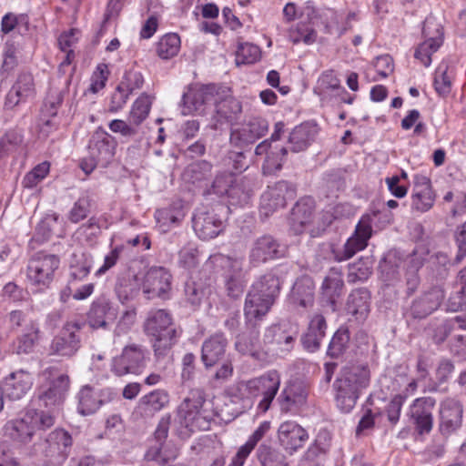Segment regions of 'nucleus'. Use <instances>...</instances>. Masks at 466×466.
I'll list each match as a JSON object with an SVG mask.
<instances>
[{
    "label": "nucleus",
    "instance_id": "09e8293b",
    "mask_svg": "<svg viewBox=\"0 0 466 466\" xmlns=\"http://www.w3.org/2000/svg\"><path fill=\"white\" fill-rule=\"evenodd\" d=\"M65 92L64 89H59L57 86H52L50 88L41 108L42 116L54 117L57 115L58 108L63 102Z\"/></svg>",
    "mask_w": 466,
    "mask_h": 466
},
{
    "label": "nucleus",
    "instance_id": "58836bf2",
    "mask_svg": "<svg viewBox=\"0 0 466 466\" xmlns=\"http://www.w3.org/2000/svg\"><path fill=\"white\" fill-rule=\"evenodd\" d=\"M214 104L218 117V122H221L222 120L231 122L236 118L237 115L241 112V105L230 95L229 88H228V92L224 96H218L217 101H215Z\"/></svg>",
    "mask_w": 466,
    "mask_h": 466
},
{
    "label": "nucleus",
    "instance_id": "79ce46f5",
    "mask_svg": "<svg viewBox=\"0 0 466 466\" xmlns=\"http://www.w3.org/2000/svg\"><path fill=\"white\" fill-rule=\"evenodd\" d=\"M373 260L370 257H361L348 266V282L356 283L369 279L372 273Z\"/></svg>",
    "mask_w": 466,
    "mask_h": 466
},
{
    "label": "nucleus",
    "instance_id": "3c124183",
    "mask_svg": "<svg viewBox=\"0 0 466 466\" xmlns=\"http://www.w3.org/2000/svg\"><path fill=\"white\" fill-rule=\"evenodd\" d=\"M350 343V331L347 328H339L333 335L328 348V355L337 359L343 355Z\"/></svg>",
    "mask_w": 466,
    "mask_h": 466
},
{
    "label": "nucleus",
    "instance_id": "aec40b11",
    "mask_svg": "<svg viewBox=\"0 0 466 466\" xmlns=\"http://www.w3.org/2000/svg\"><path fill=\"white\" fill-rule=\"evenodd\" d=\"M308 389L300 381L289 383L279 397V406L284 412H297L306 406Z\"/></svg>",
    "mask_w": 466,
    "mask_h": 466
},
{
    "label": "nucleus",
    "instance_id": "a19ab883",
    "mask_svg": "<svg viewBox=\"0 0 466 466\" xmlns=\"http://www.w3.org/2000/svg\"><path fill=\"white\" fill-rule=\"evenodd\" d=\"M102 403L101 395H98L93 387L86 385L81 389L78 410L83 415L94 413Z\"/></svg>",
    "mask_w": 466,
    "mask_h": 466
},
{
    "label": "nucleus",
    "instance_id": "cd10ccee",
    "mask_svg": "<svg viewBox=\"0 0 466 466\" xmlns=\"http://www.w3.org/2000/svg\"><path fill=\"white\" fill-rule=\"evenodd\" d=\"M140 289H142L141 278L134 271L127 269L117 276L115 293L122 304L134 299L138 295Z\"/></svg>",
    "mask_w": 466,
    "mask_h": 466
},
{
    "label": "nucleus",
    "instance_id": "bf43d9fd",
    "mask_svg": "<svg viewBox=\"0 0 466 466\" xmlns=\"http://www.w3.org/2000/svg\"><path fill=\"white\" fill-rule=\"evenodd\" d=\"M38 339V330L26 333L19 337L13 344V351L16 354H26L32 351Z\"/></svg>",
    "mask_w": 466,
    "mask_h": 466
},
{
    "label": "nucleus",
    "instance_id": "c85d7f7f",
    "mask_svg": "<svg viewBox=\"0 0 466 466\" xmlns=\"http://www.w3.org/2000/svg\"><path fill=\"white\" fill-rule=\"evenodd\" d=\"M205 400L206 394L204 390L199 388L190 390L187 397L185 398L178 407V416L183 420L186 427L193 426Z\"/></svg>",
    "mask_w": 466,
    "mask_h": 466
},
{
    "label": "nucleus",
    "instance_id": "e433bc0d",
    "mask_svg": "<svg viewBox=\"0 0 466 466\" xmlns=\"http://www.w3.org/2000/svg\"><path fill=\"white\" fill-rule=\"evenodd\" d=\"M45 441L48 444V448L45 451L46 456L55 457L57 455L62 460L67 457V449L73 442L71 435L62 429H56L50 432Z\"/></svg>",
    "mask_w": 466,
    "mask_h": 466
},
{
    "label": "nucleus",
    "instance_id": "e2e57ef3",
    "mask_svg": "<svg viewBox=\"0 0 466 466\" xmlns=\"http://www.w3.org/2000/svg\"><path fill=\"white\" fill-rule=\"evenodd\" d=\"M89 206L87 198H79L70 211L69 219L74 223H77L86 218L89 213Z\"/></svg>",
    "mask_w": 466,
    "mask_h": 466
},
{
    "label": "nucleus",
    "instance_id": "a18cd8bd",
    "mask_svg": "<svg viewBox=\"0 0 466 466\" xmlns=\"http://www.w3.org/2000/svg\"><path fill=\"white\" fill-rule=\"evenodd\" d=\"M400 258L395 251H389L379 263V271L384 281L393 280L399 272Z\"/></svg>",
    "mask_w": 466,
    "mask_h": 466
},
{
    "label": "nucleus",
    "instance_id": "69168bd1",
    "mask_svg": "<svg viewBox=\"0 0 466 466\" xmlns=\"http://www.w3.org/2000/svg\"><path fill=\"white\" fill-rule=\"evenodd\" d=\"M450 350L452 354L466 359V334L455 332L450 340Z\"/></svg>",
    "mask_w": 466,
    "mask_h": 466
},
{
    "label": "nucleus",
    "instance_id": "4be33fe9",
    "mask_svg": "<svg viewBox=\"0 0 466 466\" xmlns=\"http://www.w3.org/2000/svg\"><path fill=\"white\" fill-rule=\"evenodd\" d=\"M116 309L112 302L105 297H100L92 303L87 314V321L94 329H107L109 324L116 319Z\"/></svg>",
    "mask_w": 466,
    "mask_h": 466
},
{
    "label": "nucleus",
    "instance_id": "f704fd0d",
    "mask_svg": "<svg viewBox=\"0 0 466 466\" xmlns=\"http://www.w3.org/2000/svg\"><path fill=\"white\" fill-rule=\"evenodd\" d=\"M235 349L242 355L259 360L262 355V347L258 339V332L253 327L248 328L246 331L237 336Z\"/></svg>",
    "mask_w": 466,
    "mask_h": 466
},
{
    "label": "nucleus",
    "instance_id": "4d7b16f0",
    "mask_svg": "<svg viewBox=\"0 0 466 466\" xmlns=\"http://www.w3.org/2000/svg\"><path fill=\"white\" fill-rule=\"evenodd\" d=\"M211 172V165L208 162L201 161L187 167L184 177L192 183L206 179Z\"/></svg>",
    "mask_w": 466,
    "mask_h": 466
},
{
    "label": "nucleus",
    "instance_id": "9d476101",
    "mask_svg": "<svg viewBox=\"0 0 466 466\" xmlns=\"http://www.w3.org/2000/svg\"><path fill=\"white\" fill-rule=\"evenodd\" d=\"M59 263L57 256L38 252L28 262L27 277L34 284L47 287L52 282Z\"/></svg>",
    "mask_w": 466,
    "mask_h": 466
},
{
    "label": "nucleus",
    "instance_id": "473e14b6",
    "mask_svg": "<svg viewBox=\"0 0 466 466\" xmlns=\"http://www.w3.org/2000/svg\"><path fill=\"white\" fill-rule=\"evenodd\" d=\"M319 131L317 124L305 122L296 127L289 137V150L298 153L305 150L315 139Z\"/></svg>",
    "mask_w": 466,
    "mask_h": 466
},
{
    "label": "nucleus",
    "instance_id": "4c0bfd02",
    "mask_svg": "<svg viewBox=\"0 0 466 466\" xmlns=\"http://www.w3.org/2000/svg\"><path fill=\"white\" fill-rule=\"evenodd\" d=\"M370 292L361 288L353 290L347 301L348 313L356 317L357 319H363L370 311Z\"/></svg>",
    "mask_w": 466,
    "mask_h": 466
},
{
    "label": "nucleus",
    "instance_id": "f8f14e48",
    "mask_svg": "<svg viewBox=\"0 0 466 466\" xmlns=\"http://www.w3.org/2000/svg\"><path fill=\"white\" fill-rule=\"evenodd\" d=\"M268 130V123L263 118H252L240 127L232 128L230 144L233 147L250 150V147Z\"/></svg>",
    "mask_w": 466,
    "mask_h": 466
},
{
    "label": "nucleus",
    "instance_id": "412c9836",
    "mask_svg": "<svg viewBox=\"0 0 466 466\" xmlns=\"http://www.w3.org/2000/svg\"><path fill=\"white\" fill-rule=\"evenodd\" d=\"M463 408L459 400L446 399L440 408V431L448 435L457 431L462 423Z\"/></svg>",
    "mask_w": 466,
    "mask_h": 466
},
{
    "label": "nucleus",
    "instance_id": "f03ea898",
    "mask_svg": "<svg viewBox=\"0 0 466 466\" xmlns=\"http://www.w3.org/2000/svg\"><path fill=\"white\" fill-rule=\"evenodd\" d=\"M370 380V372L367 366L355 365L342 369L333 384L338 408L344 412L350 411L360 391L369 386Z\"/></svg>",
    "mask_w": 466,
    "mask_h": 466
},
{
    "label": "nucleus",
    "instance_id": "20e7f679",
    "mask_svg": "<svg viewBox=\"0 0 466 466\" xmlns=\"http://www.w3.org/2000/svg\"><path fill=\"white\" fill-rule=\"evenodd\" d=\"M380 215H383L386 223H390L393 215L390 211H374L372 215H364L359 221L354 234L348 238L342 248H331L333 258L337 262H342L351 258L358 251L364 249L368 245V240L372 234L371 224L373 219Z\"/></svg>",
    "mask_w": 466,
    "mask_h": 466
},
{
    "label": "nucleus",
    "instance_id": "0eeeda50",
    "mask_svg": "<svg viewBox=\"0 0 466 466\" xmlns=\"http://www.w3.org/2000/svg\"><path fill=\"white\" fill-rule=\"evenodd\" d=\"M227 92L228 87L215 84L191 86L183 95L182 113L202 115L208 105L215 103L218 96H224Z\"/></svg>",
    "mask_w": 466,
    "mask_h": 466
},
{
    "label": "nucleus",
    "instance_id": "5701e85b",
    "mask_svg": "<svg viewBox=\"0 0 466 466\" xmlns=\"http://www.w3.org/2000/svg\"><path fill=\"white\" fill-rule=\"evenodd\" d=\"M280 444L289 453H293L309 439L306 430L295 421L288 420L280 424L278 430Z\"/></svg>",
    "mask_w": 466,
    "mask_h": 466
},
{
    "label": "nucleus",
    "instance_id": "0e129e2a",
    "mask_svg": "<svg viewBox=\"0 0 466 466\" xmlns=\"http://www.w3.org/2000/svg\"><path fill=\"white\" fill-rule=\"evenodd\" d=\"M447 66H440L435 72L434 86L440 95H445L450 92L451 81L446 75Z\"/></svg>",
    "mask_w": 466,
    "mask_h": 466
},
{
    "label": "nucleus",
    "instance_id": "2eb2a0df",
    "mask_svg": "<svg viewBox=\"0 0 466 466\" xmlns=\"http://www.w3.org/2000/svg\"><path fill=\"white\" fill-rule=\"evenodd\" d=\"M422 35L426 40L415 51V58L421 61L425 66L431 63V55L435 53L442 43V31L440 25L432 19H427L422 27Z\"/></svg>",
    "mask_w": 466,
    "mask_h": 466
},
{
    "label": "nucleus",
    "instance_id": "774afa93",
    "mask_svg": "<svg viewBox=\"0 0 466 466\" xmlns=\"http://www.w3.org/2000/svg\"><path fill=\"white\" fill-rule=\"evenodd\" d=\"M455 238L458 246L455 261L460 263L466 256V222L457 228Z\"/></svg>",
    "mask_w": 466,
    "mask_h": 466
},
{
    "label": "nucleus",
    "instance_id": "5fc2aeb1",
    "mask_svg": "<svg viewBox=\"0 0 466 466\" xmlns=\"http://www.w3.org/2000/svg\"><path fill=\"white\" fill-rule=\"evenodd\" d=\"M288 152L289 148L287 147L270 151L266 157L262 167L263 174L271 175L279 171L282 168Z\"/></svg>",
    "mask_w": 466,
    "mask_h": 466
},
{
    "label": "nucleus",
    "instance_id": "dca6fc26",
    "mask_svg": "<svg viewBox=\"0 0 466 466\" xmlns=\"http://www.w3.org/2000/svg\"><path fill=\"white\" fill-rule=\"evenodd\" d=\"M284 255V247L272 236L264 235L253 242L249 251V261L253 265H258L268 260L279 258Z\"/></svg>",
    "mask_w": 466,
    "mask_h": 466
},
{
    "label": "nucleus",
    "instance_id": "ddd939ff",
    "mask_svg": "<svg viewBox=\"0 0 466 466\" xmlns=\"http://www.w3.org/2000/svg\"><path fill=\"white\" fill-rule=\"evenodd\" d=\"M172 276L163 267H151L141 278L142 291L147 299L166 298L171 289Z\"/></svg>",
    "mask_w": 466,
    "mask_h": 466
},
{
    "label": "nucleus",
    "instance_id": "1a4fd4ad",
    "mask_svg": "<svg viewBox=\"0 0 466 466\" xmlns=\"http://www.w3.org/2000/svg\"><path fill=\"white\" fill-rule=\"evenodd\" d=\"M213 258L224 270L223 277L228 297L233 299L241 298L246 287L242 261L224 255H216Z\"/></svg>",
    "mask_w": 466,
    "mask_h": 466
},
{
    "label": "nucleus",
    "instance_id": "7ed1b4c3",
    "mask_svg": "<svg viewBox=\"0 0 466 466\" xmlns=\"http://www.w3.org/2000/svg\"><path fill=\"white\" fill-rule=\"evenodd\" d=\"M144 331L152 338L155 354L165 356L176 343L177 329L170 314L165 309L148 312L144 323Z\"/></svg>",
    "mask_w": 466,
    "mask_h": 466
},
{
    "label": "nucleus",
    "instance_id": "393cba45",
    "mask_svg": "<svg viewBox=\"0 0 466 466\" xmlns=\"http://www.w3.org/2000/svg\"><path fill=\"white\" fill-rule=\"evenodd\" d=\"M33 377L30 372L19 370L10 373L3 381V393L10 400H21L31 389Z\"/></svg>",
    "mask_w": 466,
    "mask_h": 466
},
{
    "label": "nucleus",
    "instance_id": "37998d69",
    "mask_svg": "<svg viewBox=\"0 0 466 466\" xmlns=\"http://www.w3.org/2000/svg\"><path fill=\"white\" fill-rule=\"evenodd\" d=\"M70 275L75 279H82L90 271L92 258L89 254L82 250L74 252L70 258Z\"/></svg>",
    "mask_w": 466,
    "mask_h": 466
},
{
    "label": "nucleus",
    "instance_id": "338daca9",
    "mask_svg": "<svg viewBox=\"0 0 466 466\" xmlns=\"http://www.w3.org/2000/svg\"><path fill=\"white\" fill-rule=\"evenodd\" d=\"M374 66L380 76L387 77L394 71L393 59L389 55H382L376 57Z\"/></svg>",
    "mask_w": 466,
    "mask_h": 466
},
{
    "label": "nucleus",
    "instance_id": "680f3d73",
    "mask_svg": "<svg viewBox=\"0 0 466 466\" xmlns=\"http://www.w3.org/2000/svg\"><path fill=\"white\" fill-rule=\"evenodd\" d=\"M447 310L457 312L466 309V287L451 295L447 301Z\"/></svg>",
    "mask_w": 466,
    "mask_h": 466
},
{
    "label": "nucleus",
    "instance_id": "bb28decb",
    "mask_svg": "<svg viewBox=\"0 0 466 466\" xmlns=\"http://www.w3.org/2000/svg\"><path fill=\"white\" fill-rule=\"evenodd\" d=\"M227 345L228 340L222 333L212 335L203 342L201 360L207 369L226 359Z\"/></svg>",
    "mask_w": 466,
    "mask_h": 466
},
{
    "label": "nucleus",
    "instance_id": "6e6552de",
    "mask_svg": "<svg viewBox=\"0 0 466 466\" xmlns=\"http://www.w3.org/2000/svg\"><path fill=\"white\" fill-rule=\"evenodd\" d=\"M83 323L79 321H66L59 333L56 335L49 346V354L63 358H72L81 348L79 331Z\"/></svg>",
    "mask_w": 466,
    "mask_h": 466
},
{
    "label": "nucleus",
    "instance_id": "a211bd4d",
    "mask_svg": "<svg viewBox=\"0 0 466 466\" xmlns=\"http://www.w3.org/2000/svg\"><path fill=\"white\" fill-rule=\"evenodd\" d=\"M69 377L66 374H58L50 378L39 389V400L43 402L45 407L60 404L69 389Z\"/></svg>",
    "mask_w": 466,
    "mask_h": 466
},
{
    "label": "nucleus",
    "instance_id": "72a5a7b5",
    "mask_svg": "<svg viewBox=\"0 0 466 466\" xmlns=\"http://www.w3.org/2000/svg\"><path fill=\"white\" fill-rule=\"evenodd\" d=\"M315 285L311 278L302 277L294 283L289 300L294 307L309 308L314 303Z\"/></svg>",
    "mask_w": 466,
    "mask_h": 466
},
{
    "label": "nucleus",
    "instance_id": "f3484780",
    "mask_svg": "<svg viewBox=\"0 0 466 466\" xmlns=\"http://www.w3.org/2000/svg\"><path fill=\"white\" fill-rule=\"evenodd\" d=\"M145 350L137 344H130L124 348L122 354L114 361L113 370L117 376L127 373H137L144 366Z\"/></svg>",
    "mask_w": 466,
    "mask_h": 466
},
{
    "label": "nucleus",
    "instance_id": "052dcab7",
    "mask_svg": "<svg viewBox=\"0 0 466 466\" xmlns=\"http://www.w3.org/2000/svg\"><path fill=\"white\" fill-rule=\"evenodd\" d=\"M143 83L144 78L142 74L134 69H130L125 73L119 85L131 94L134 90L141 88Z\"/></svg>",
    "mask_w": 466,
    "mask_h": 466
},
{
    "label": "nucleus",
    "instance_id": "de8ad7c7",
    "mask_svg": "<svg viewBox=\"0 0 466 466\" xmlns=\"http://www.w3.org/2000/svg\"><path fill=\"white\" fill-rule=\"evenodd\" d=\"M152 100L147 95L143 94L133 104L129 113L130 125L139 126L148 116Z\"/></svg>",
    "mask_w": 466,
    "mask_h": 466
},
{
    "label": "nucleus",
    "instance_id": "9b49d317",
    "mask_svg": "<svg viewBox=\"0 0 466 466\" xmlns=\"http://www.w3.org/2000/svg\"><path fill=\"white\" fill-rule=\"evenodd\" d=\"M295 198L294 187L287 181H279L268 187L260 199V214L268 217L279 208H285L289 199Z\"/></svg>",
    "mask_w": 466,
    "mask_h": 466
},
{
    "label": "nucleus",
    "instance_id": "c9c22d12",
    "mask_svg": "<svg viewBox=\"0 0 466 466\" xmlns=\"http://www.w3.org/2000/svg\"><path fill=\"white\" fill-rule=\"evenodd\" d=\"M314 208V200L311 198L299 199L292 208L289 220L297 233H301L304 227L311 222Z\"/></svg>",
    "mask_w": 466,
    "mask_h": 466
},
{
    "label": "nucleus",
    "instance_id": "2f4dec72",
    "mask_svg": "<svg viewBox=\"0 0 466 466\" xmlns=\"http://www.w3.org/2000/svg\"><path fill=\"white\" fill-rule=\"evenodd\" d=\"M35 92V84L33 76L29 73H22L18 76L15 83L8 92L5 106L13 108L21 101L32 96Z\"/></svg>",
    "mask_w": 466,
    "mask_h": 466
},
{
    "label": "nucleus",
    "instance_id": "f257e3e1",
    "mask_svg": "<svg viewBox=\"0 0 466 466\" xmlns=\"http://www.w3.org/2000/svg\"><path fill=\"white\" fill-rule=\"evenodd\" d=\"M280 280L267 273L255 281L247 294L244 314L248 323L261 319L274 305L280 292Z\"/></svg>",
    "mask_w": 466,
    "mask_h": 466
},
{
    "label": "nucleus",
    "instance_id": "423d86ee",
    "mask_svg": "<svg viewBox=\"0 0 466 466\" xmlns=\"http://www.w3.org/2000/svg\"><path fill=\"white\" fill-rule=\"evenodd\" d=\"M116 141L103 130L96 131L88 145V157H85L80 167L89 175L96 167H106L115 156Z\"/></svg>",
    "mask_w": 466,
    "mask_h": 466
},
{
    "label": "nucleus",
    "instance_id": "7c9ffc66",
    "mask_svg": "<svg viewBox=\"0 0 466 466\" xmlns=\"http://www.w3.org/2000/svg\"><path fill=\"white\" fill-rule=\"evenodd\" d=\"M343 289L344 281L341 270L331 268L323 279L321 294L332 311L336 310L337 299L342 295Z\"/></svg>",
    "mask_w": 466,
    "mask_h": 466
},
{
    "label": "nucleus",
    "instance_id": "b1692460",
    "mask_svg": "<svg viewBox=\"0 0 466 466\" xmlns=\"http://www.w3.org/2000/svg\"><path fill=\"white\" fill-rule=\"evenodd\" d=\"M193 228L202 239L217 237L223 228V222L214 210H198L193 217Z\"/></svg>",
    "mask_w": 466,
    "mask_h": 466
},
{
    "label": "nucleus",
    "instance_id": "49530a36",
    "mask_svg": "<svg viewBox=\"0 0 466 466\" xmlns=\"http://www.w3.org/2000/svg\"><path fill=\"white\" fill-rule=\"evenodd\" d=\"M271 337L268 343L272 344L275 349L282 352H289L293 348L294 337L279 327H273L268 329L265 338Z\"/></svg>",
    "mask_w": 466,
    "mask_h": 466
},
{
    "label": "nucleus",
    "instance_id": "c03bdc74",
    "mask_svg": "<svg viewBox=\"0 0 466 466\" xmlns=\"http://www.w3.org/2000/svg\"><path fill=\"white\" fill-rule=\"evenodd\" d=\"M257 457L261 466H289L286 457L274 447L262 443L257 451Z\"/></svg>",
    "mask_w": 466,
    "mask_h": 466
},
{
    "label": "nucleus",
    "instance_id": "6e6d98bb",
    "mask_svg": "<svg viewBox=\"0 0 466 466\" xmlns=\"http://www.w3.org/2000/svg\"><path fill=\"white\" fill-rule=\"evenodd\" d=\"M250 153V150L244 149L243 151H229L223 158L224 165L231 168L228 170L229 174L233 172H242L249 166V161L246 154Z\"/></svg>",
    "mask_w": 466,
    "mask_h": 466
},
{
    "label": "nucleus",
    "instance_id": "8fccbe9b",
    "mask_svg": "<svg viewBox=\"0 0 466 466\" xmlns=\"http://www.w3.org/2000/svg\"><path fill=\"white\" fill-rule=\"evenodd\" d=\"M180 48V37L177 34H167L160 38L157 46V55L162 59L175 56Z\"/></svg>",
    "mask_w": 466,
    "mask_h": 466
},
{
    "label": "nucleus",
    "instance_id": "864d4df0",
    "mask_svg": "<svg viewBox=\"0 0 466 466\" xmlns=\"http://www.w3.org/2000/svg\"><path fill=\"white\" fill-rule=\"evenodd\" d=\"M23 143L22 136L16 131L6 132L0 138V158L15 154Z\"/></svg>",
    "mask_w": 466,
    "mask_h": 466
},
{
    "label": "nucleus",
    "instance_id": "4468645a",
    "mask_svg": "<svg viewBox=\"0 0 466 466\" xmlns=\"http://www.w3.org/2000/svg\"><path fill=\"white\" fill-rule=\"evenodd\" d=\"M279 385L280 376L277 370H270L258 378L248 380L247 384L250 393L263 395V399L258 404L259 409L263 411L268 410Z\"/></svg>",
    "mask_w": 466,
    "mask_h": 466
},
{
    "label": "nucleus",
    "instance_id": "6ab92c4d",
    "mask_svg": "<svg viewBox=\"0 0 466 466\" xmlns=\"http://www.w3.org/2000/svg\"><path fill=\"white\" fill-rule=\"evenodd\" d=\"M436 400L431 397H421L416 399L410 405V414L416 425L417 431L422 433H428L432 429L433 410Z\"/></svg>",
    "mask_w": 466,
    "mask_h": 466
},
{
    "label": "nucleus",
    "instance_id": "a878e982",
    "mask_svg": "<svg viewBox=\"0 0 466 466\" xmlns=\"http://www.w3.org/2000/svg\"><path fill=\"white\" fill-rule=\"evenodd\" d=\"M225 177H216L212 187L214 193L223 196L227 195L229 198V203L233 206L247 204L251 197L252 190L249 184L244 180H235L228 187H220V182Z\"/></svg>",
    "mask_w": 466,
    "mask_h": 466
},
{
    "label": "nucleus",
    "instance_id": "13d9d810",
    "mask_svg": "<svg viewBox=\"0 0 466 466\" xmlns=\"http://www.w3.org/2000/svg\"><path fill=\"white\" fill-rule=\"evenodd\" d=\"M435 193L433 191L413 192L411 196V208L419 212L430 210L435 201Z\"/></svg>",
    "mask_w": 466,
    "mask_h": 466
},
{
    "label": "nucleus",
    "instance_id": "603ef678",
    "mask_svg": "<svg viewBox=\"0 0 466 466\" xmlns=\"http://www.w3.org/2000/svg\"><path fill=\"white\" fill-rule=\"evenodd\" d=\"M260 48L250 43L239 44L236 51V65L254 64L260 59Z\"/></svg>",
    "mask_w": 466,
    "mask_h": 466
},
{
    "label": "nucleus",
    "instance_id": "c756f323",
    "mask_svg": "<svg viewBox=\"0 0 466 466\" xmlns=\"http://www.w3.org/2000/svg\"><path fill=\"white\" fill-rule=\"evenodd\" d=\"M444 298L441 288H433L415 299L410 306V315L415 319H423L436 310Z\"/></svg>",
    "mask_w": 466,
    "mask_h": 466
},
{
    "label": "nucleus",
    "instance_id": "ea45409f",
    "mask_svg": "<svg viewBox=\"0 0 466 466\" xmlns=\"http://www.w3.org/2000/svg\"><path fill=\"white\" fill-rule=\"evenodd\" d=\"M168 402V395L164 390H154L142 398L138 401V409L142 414L152 416L159 411Z\"/></svg>",
    "mask_w": 466,
    "mask_h": 466
},
{
    "label": "nucleus",
    "instance_id": "39448f33",
    "mask_svg": "<svg viewBox=\"0 0 466 466\" xmlns=\"http://www.w3.org/2000/svg\"><path fill=\"white\" fill-rule=\"evenodd\" d=\"M55 424V417L49 412L28 410L20 419L12 420L8 426L10 438L21 444H28L37 435Z\"/></svg>",
    "mask_w": 466,
    "mask_h": 466
}]
</instances>
